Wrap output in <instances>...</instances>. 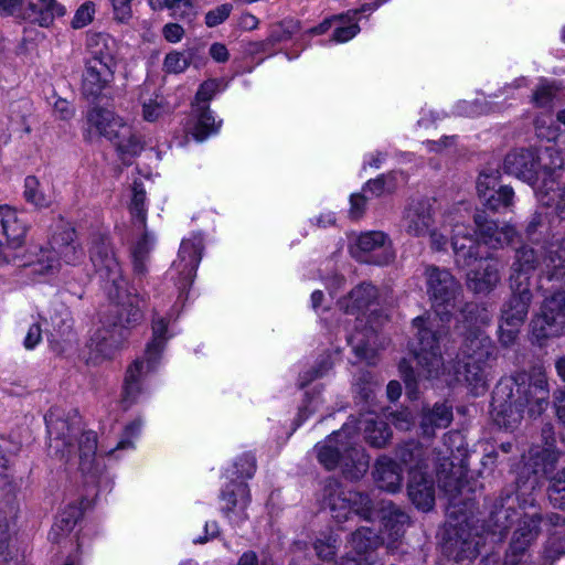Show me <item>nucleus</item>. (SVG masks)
<instances>
[{"label": "nucleus", "mask_w": 565, "mask_h": 565, "mask_svg": "<svg viewBox=\"0 0 565 565\" xmlns=\"http://www.w3.org/2000/svg\"><path fill=\"white\" fill-rule=\"evenodd\" d=\"M237 565H273L271 559L264 557L262 561L258 559L257 554L254 551H247L239 557Z\"/></svg>", "instance_id": "774afa93"}, {"label": "nucleus", "mask_w": 565, "mask_h": 565, "mask_svg": "<svg viewBox=\"0 0 565 565\" xmlns=\"http://www.w3.org/2000/svg\"><path fill=\"white\" fill-rule=\"evenodd\" d=\"M192 53L186 52H171L166 55L163 68L167 73L179 74L184 72L192 61Z\"/></svg>", "instance_id": "37998d69"}, {"label": "nucleus", "mask_w": 565, "mask_h": 565, "mask_svg": "<svg viewBox=\"0 0 565 565\" xmlns=\"http://www.w3.org/2000/svg\"><path fill=\"white\" fill-rule=\"evenodd\" d=\"M24 198H25L26 202L35 205L36 207H46L50 205V198H47L40 190V182L33 175H29L25 178Z\"/></svg>", "instance_id": "79ce46f5"}, {"label": "nucleus", "mask_w": 565, "mask_h": 565, "mask_svg": "<svg viewBox=\"0 0 565 565\" xmlns=\"http://www.w3.org/2000/svg\"><path fill=\"white\" fill-rule=\"evenodd\" d=\"M479 244L468 225L458 223L454 226L451 246L458 267L467 268L480 257Z\"/></svg>", "instance_id": "dca6fc26"}, {"label": "nucleus", "mask_w": 565, "mask_h": 565, "mask_svg": "<svg viewBox=\"0 0 565 565\" xmlns=\"http://www.w3.org/2000/svg\"><path fill=\"white\" fill-rule=\"evenodd\" d=\"M65 8L55 0H46V3H30L26 12L28 19L38 23L42 28H49L53 24L56 17H63Z\"/></svg>", "instance_id": "2f4dec72"}, {"label": "nucleus", "mask_w": 565, "mask_h": 565, "mask_svg": "<svg viewBox=\"0 0 565 565\" xmlns=\"http://www.w3.org/2000/svg\"><path fill=\"white\" fill-rule=\"evenodd\" d=\"M544 225V216L543 214L541 213H534L527 225H526V228H525V233H526V236L529 239H532V241H539V238L536 237V235L539 234L540 232V228L543 227Z\"/></svg>", "instance_id": "e2e57ef3"}, {"label": "nucleus", "mask_w": 565, "mask_h": 565, "mask_svg": "<svg viewBox=\"0 0 565 565\" xmlns=\"http://www.w3.org/2000/svg\"><path fill=\"white\" fill-rule=\"evenodd\" d=\"M51 322L61 335L67 334L72 329V318L66 308H63L60 312H55L54 316L50 317Z\"/></svg>", "instance_id": "4d7b16f0"}, {"label": "nucleus", "mask_w": 565, "mask_h": 565, "mask_svg": "<svg viewBox=\"0 0 565 565\" xmlns=\"http://www.w3.org/2000/svg\"><path fill=\"white\" fill-rule=\"evenodd\" d=\"M233 6L231 3H223L205 14V24L207 28H214L223 23L231 14Z\"/></svg>", "instance_id": "3c124183"}, {"label": "nucleus", "mask_w": 565, "mask_h": 565, "mask_svg": "<svg viewBox=\"0 0 565 565\" xmlns=\"http://www.w3.org/2000/svg\"><path fill=\"white\" fill-rule=\"evenodd\" d=\"M323 499L338 521L348 520L349 514L353 512L363 520L372 522L379 513L380 501L375 502L370 494L364 492H345L341 484L333 479L326 481Z\"/></svg>", "instance_id": "0eeeda50"}, {"label": "nucleus", "mask_w": 565, "mask_h": 565, "mask_svg": "<svg viewBox=\"0 0 565 565\" xmlns=\"http://www.w3.org/2000/svg\"><path fill=\"white\" fill-rule=\"evenodd\" d=\"M10 539L9 522L7 515L0 510V559L7 561L4 552Z\"/></svg>", "instance_id": "680f3d73"}, {"label": "nucleus", "mask_w": 565, "mask_h": 565, "mask_svg": "<svg viewBox=\"0 0 565 565\" xmlns=\"http://www.w3.org/2000/svg\"><path fill=\"white\" fill-rule=\"evenodd\" d=\"M114 19L120 23H128L132 18L131 2L134 0H110Z\"/></svg>", "instance_id": "6e6d98bb"}, {"label": "nucleus", "mask_w": 565, "mask_h": 565, "mask_svg": "<svg viewBox=\"0 0 565 565\" xmlns=\"http://www.w3.org/2000/svg\"><path fill=\"white\" fill-rule=\"evenodd\" d=\"M559 452L555 449L554 445L547 443V447H544L536 455V459L542 462V471L546 477L552 473L558 461Z\"/></svg>", "instance_id": "49530a36"}, {"label": "nucleus", "mask_w": 565, "mask_h": 565, "mask_svg": "<svg viewBox=\"0 0 565 565\" xmlns=\"http://www.w3.org/2000/svg\"><path fill=\"white\" fill-rule=\"evenodd\" d=\"M114 58L110 54L94 51L86 61L82 92L86 97L96 98L114 78Z\"/></svg>", "instance_id": "1a4fd4ad"}, {"label": "nucleus", "mask_w": 565, "mask_h": 565, "mask_svg": "<svg viewBox=\"0 0 565 565\" xmlns=\"http://www.w3.org/2000/svg\"><path fill=\"white\" fill-rule=\"evenodd\" d=\"M153 239L145 232L142 237L136 243L131 250L134 270L137 275H143L147 271L146 263L152 248Z\"/></svg>", "instance_id": "4c0bfd02"}, {"label": "nucleus", "mask_w": 565, "mask_h": 565, "mask_svg": "<svg viewBox=\"0 0 565 565\" xmlns=\"http://www.w3.org/2000/svg\"><path fill=\"white\" fill-rule=\"evenodd\" d=\"M396 457L405 465L409 472L424 470L427 467L428 450L415 440L402 444L396 450Z\"/></svg>", "instance_id": "c85d7f7f"}, {"label": "nucleus", "mask_w": 565, "mask_h": 565, "mask_svg": "<svg viewBox=\"0 0 565 565\" xmlns=\"http://www.w3.org/2000/svg\"><path fill=\"white\" fill-rule=\"evenodd\" d=\"M547 492L554 507L565 509V468L550 478Z\"/></svg>", "instance_id": "58836bf2"}, {"label": "nucleus", "mask_w": 565, "mask_h": 565, "mask_svg": "<svg viewBox=\"0 0 565 565\" xmlns=\"http://www.w3.org/2000/svg\"><path fill=\"white\" fill-rule=\"evenodd\" d=\"M503 169L508 174L514 175L518 179H521L530 184H534L540 175L543 177L544 186L547 190L546 195H548V191H553L554 194L548 200L544 201V204L551 205L555 202V210L558 212V204L562 202V192L565 189V184L557 189L555 192L547 184V177H552L554 171L551 168H542L541 159L536 154L535 151L530 149H520L509 152L503 162ZM559 215V213H557Z\"/></svg>", "instance_id": "6e6552de"}, {"label": "nucleus", "mask_w": 565, "mask_h": 565, "mask_svg": "<svg viewBox=\"0 0 565 565\" xmlns=\"http://www.w3.org/2000/svg\"><path fill=\"white\" fill-rule=\"evenodd\" d=\"M142 117L146 121L153 122L169 113L168 104L162 96L156 95L141 100Z\"/></svg>", "instance_id": "ea45409f"}, {"label": "nucleus", "mask_w": 565, "mask_h": 565, "mask_svg": "<svg viewBox=\"0 0 565 565\" xmlns=\"http://www.w3.org/2000/svg\"><path fill=\"white\" fill-rule=\"evenodd\" d=\"M484 313V310H482ZM461 324L457 326L462 335L460 354L462 360H475L479 362L495 361L497 348L491 339L481 330L480 324L486 323L478 305L466 303L461 309Z\"/></svg>", "instance_id": "423d86ee"}, {"label": "nucleus", "mask_w": 565, "mask_h": 565, "mask_svg": "<svg viewBox=\"0 0 565 565\" xmlns=\"http://www.w3.org/2000/svg\"><path fill=\"white\" fill-rule=\"evenodd\" d=\"M95 13V8L92 2L83 3L75 12V15L72 21V26L74 29H82L92 22L93 15Z\"/></svg>", "instance_id": "864d4df0"}, {"label": "nucleus", "mask_w": 565, "mask_h": 565, "mask_svg": "<svg viewBox=\"0 0 565 565\" xmlns=\"http://www.w3.org/2000/svg\"><path fill=\"white\" fill-rule=\"evenodd\" d=\"M499 171L491 170L490 172H482L477 181V191L480 199L492 192L495 185L499 183Z\"/></svg>", "instance_id": "09e8293b"}, {"label": "nucleus", "mask_w": 565, "mask_h": 565, "mask_svg": "<svg viewBox=\"0 0 565 565\" xmlns=\"http://www.w3.org/2000/svg\"><path fill=\"white\" fill-rule=\"evenodd\" d=\"M541 522L542 518L536 513L523 516L513 532L510 543L529 550L541 533Z\"/></svg>", "instance_id": "7c9ffc66"}, {"label": "nucleus", "mask_w": 565, "mask_h": 565, "mask_svg": "<svg viewBox=\"0 0 565 565\" xmlns=\"http://www.w3.org/2000/svg\"><path fill=\"white\" fill-rule=\"evenodd\" d=\"M111 142H114L117 150L122 154L136 156L143 149L140 139L132 132L130 127L127 136L119 134Z\"/></svg>", "instance_id": "a18cd8bd"}, {"label": "nucleus", "mask_w": 565, "mask_h": 565, "mask_svg": "<svg viewBox=\"0 0 565 565\" xmlns=\"http://www.w3.org/2000/svg\"><path fill=\"white\" fill-rule=\"evenodd\" d=\"M87 121L90 127L96 128L99 135L110 141L116 139L119 134L127 136L129 126L111 110L95 107L87 113Z\"/></svg>", "instance_id": "412c9836"}, {"label": "nucleus", "mask_w": 565, "mask_h": 565, "mask_svg": "<svg viewBox=\"0 0 565 565\" xmlns=\"http://www.w3.org/2000/svg\"><path fill=\"white\" fill-rule=\"evenodd\" d=\"M377 289L371 284H361L351 290L348 298L340 302L345 313L355 315L364 312L375 302Z\"/></svg>", "instance_id": "393cba45"}, {"label": "nucleus", "mask_w": 565, "mask_h": 565, "mask_svg": "<svg viewBox=\"0 0 565 565\" xmlns=\"http://www.w3.org/2000/svg\"><path fill=\"white\" fill-rule=\"evenodd\" d=\"M434 224V210L428 200L413 202L404 211L403 226L412 236H426Z\"/></svg>", "instance_id": "f3484780"}, {"label": "nucleus", "mask_w": 565, "mask_h": 565, "mask_svg": "<svg viewBox=\"0 0 565 565\" xmlns=\"http://www.w3.org/2000/svg\"><path fill=\"white\" fill-rule=\"evenodd\" d=\"M374 480L379 488L388 492H396L402 486V471L396 461L388 457H381L376 460Z\"/></svg>", "instance_id": "b1692460"}, {"label": "nucleus", "mask_w": 565, "mask_h": 565, "mask_svg": "<svg viewBox=\"0 0 565 565\" xmlns=\"http://www.w3.org/2000/svg\"><path fill=\"white\" fill-rule=\"evenodd\" d=\"M90 260L103 280L104 289L113 302L103 326L92 337V348L103 358L110 359L128 337V329L142 320V311L136 295L128 290L121 266L104 235L93 237Z\"/></svg>", "instance_id": "f03ea898"}, {"label": "nucleus", "mask_w": 565, "mask_h": 565, "mask_svg": "<svg viewBox=\"0 0 565 565\" xmlns=\"http://www.w3.org/2000/svg\"><path fill=\"white\" fill-rule=\"evenodd\" d=\"M145 364L147 365L146 360H136L126 372L122 392L125 407H129L135 403L141 392L140 381L145 373Z\"/></svg>", "instance_id": "473e14b6"}, {"label": "nucleus", "mask_w": 565, "mask_h": 565, "mask_svg": "<svg viewBox=\"0 0 565 565\" xmlns=\"http://www.w3.org/2000/svg\"><path fill=\"white\" fill-rule=\"evenodd\" d=\"M78 439V449L81 457V469L89 471L97 450V435L93 430H81Z\"/></svg>", "instance_id": "f704fd0d"}, {"label": "nucleus", "mask_w": 565, "mask_h": 565, "mask_svg": "<svg viewBox=\"0 0 565 565\" xmlns=\"http://www.w3.org/2000/svg\"><path fill=\"white\" fill-rule=\"evenodd\" d=\"M452 420L451 407L437 403L422 415L420 429L426 437H433L435 429L446 428Z\"/></svg>", "instance_id": "c756f323"}, {"label": "nucleus", "mask_w": 565, "mask_h": 565, "mask_svg": "<svg viewBox=\"0 0 565 565\" xmlns=\"http://www.w3.org/2000/svg\"><path fill=\"white\" fill-rule=\"evenodd\" d=\"M540 263L541 257L534 248L526 245L521 246L515 250L509 281L513 284L525 281L531 287V275Z\"/></svg>", "instance_id": "4be33fe9"}, {"label": "nucleus", "mask_w": 565, "mask_h": 565, "mask_svg": "<svg viewBox=\"0 0 565 565\" xmlns=\"http://www.w3.org/2000/svg\"><path fill=\"white\" fill-rule=\"evenodd\" d=\"M202 242L198 241H183L179 249V258L174 262L178 269L186 275L188 279L195 277L196 268L202 258Z\"/></svg>", "instance_id": "bb28decb"}, {"label": "nucleus", "mask_w": 565, "mask_h": 565, "mask_svg": "<svg viewBox=\"0 0 565 565\" xmlns=\"http://www.w3.org/2000/svg\"><path fill=\"white\" fill-rule=\"evenodd\" d=\"M511 296L501 308V322L507 327L519 328L526 320L533 299L531 287L524 282H510Z\"/></svg>", "instance_id": "f8f14e48"}, {"label": "nucleus", "mask_w": 565, "mask_h": 565, "mask_svg": "<svg viewBox=\"0 0 565 565\" xmlns=\"http://www.w3.org/2000/svg\"><path fill=\"white\" fill-rule=\"evenodd\" d=\"M554 406L557 419L565 428V388L554 392Z\"/></svg>", "instance_id": "338daca9"}, {"label": "nucleus", "mask_w": 565, "mask_h": 565, "mask_svg": "<svg viewBox=\"0 0 565 565\" xmlns=\"http://www.w3.org/2000/svg\"><path fill=\"white\" fill-rule=\"evenodd\" d=\"M83 255V250L76 243L55 249L41 248L35 260L22 264L21 266L29 267L31 274L46 276L54 274L58 269L60 262L56 258L57 256L67 265H76L82 260Z\"/></svg>", "instance_id": "9b49d317"}, {"label": "nucleus", "mask_w": 565, "mask_h": 565, "mask_svg": "<svg viewBox=\"0 0 565 565\" xmlns=\"http://www.w3.org/2000/svg\"><path fill=\"white\" fill-rule=\"evenodd\" d=\"M168 322L164 318L159 317L152 321V340L145 350V360L147 363V372L152 371L161 358L168 340Z\"/></svg>", "instance_id": "a878e982"}, {"label": "nucleus", "mask_w": 565, "mask_h": 565, "mask_svg": "<svg viewBox=\"0 0 565 565\" xmlns=\"http://www.w3.org/2000/svg\"><path fill=\"white\" fill-rule=\"evenodd\" d=\"M358 13V11H354L353 12V17H355ZM354 18H351L349 15V19H344L343 22H349L350 24L348 25H341V26H338L334 32H333V35H332V40L334 42H338V43H343V42H347L349 40H351L352 38H354L359 31H360V28L356 23H351V21L353 20Z\"/></svg>", "instance_id": "603ef678"}, {"label": "nucleus", "mask_w": 565, "mask_h": 565, "mask_svg": "<svg viewBox=\"0 0 565 565\" xmlns=\"http://www.w3.org/2000/svg\"><path fill=\"white\" fill-rule=\"evenodd\" d=\"M222 513L231 521L239 524L247 520L246 510L250 503V491L244 481H231L221 492Z\"/></svg>", "instance_id": "4468645a"}, {"label": "nucleus", "mask_w": 565, "mask_h": 565, "mask_svg": "<svg viewBox=\"0 0 565 565\" xmlns=\"http://www.w3.org/2000/svg\"><path fill=\"white\" fill-rule=\"evenodd\" d=\"M0 225L7 241L13 247H21L23 245L28 227L25 221L15 209L9 205L0 206Z\"/></svg>", "instance_id": "5701e85b"}, {"label": "nucleus", "mask_w": 565, "mask_h": 565, "mask_svg": "<svg viewBox=\"0 0 565 565\" xmlns=\"http://www.w3.org/2000/svg\"><path fill=\"white\" fill-rule=\"evenodd\" d=\"M316 451L319 462L326 469L332 470L340 466L343 476L352 481L360 480L370 467L365 450L353 443L344 427L318 444Z\"/></svg>", "instance_id": "39448f33"}, {"label": "nucleus", "mask_w": 565, "mask_h": 565, "mask_svg": "<svg viewBox=\"0 0 565 565\" xmlns=\"http://www.w3.org/2000/svg\"><path fill=\"white\" fill-rule=\"evenodd\" d=\"M430 238V247L436 252L445 250L448 244V238L434 226L427 233Z\"/></svg>", "instance_id": "69168bd1"}, {"label": "nucleus", "mask_w": 565, "mask_h": 565, "mask_svg": "<svg viewBox=\"0 0 565 565\" xmlns=\"http://www.w3.org/2000/svg\"><path fill=\"white\" fill-rule=\"evenodd\" d=\"M82 512L77 507H68L62 514L60 527L62 531H71L81 518Z\"/></svg>", "instance_id": "bf43d9fd"}, {"label": "nucleus", "mask_w": 565, "mask_h": 565, "mask_svg": "<svg viewBox=\"0 0 565 565\" xmlns=\"http://www.w3.org/2000/svg\"><path fill=\"white\" fill-rule=\"evenodd\" d=\"M351 253L359 260L374 265H387L394 258L391 241L382 231L361 233Z\"/></svg>", "instance_id": "9d476101"}, {"label": "nucleus", "mask_w": 565, "mask_h": 565, "mask_svg": "<svg viewBox=\"0 0 565 565\" xmlns=\"http://www.w3.org/2000/svg\"><path fill=\"white\" fill-rule=\"evenodd\" d=\"M558 204L561 220H565V189ZM544 274L548 280H565V238L553 246L544 258ZM533 334L537 339L558 337L565 332V291L547 296L541 306L540 316L533 320Z\"/></svg>", "instance_id": "20e7f679"}, {"label": "nucleus", "mask_w": 565, "mask_h": 565, "mask_svg": "<svg viewBox=\"0 0 565 565\" xmlns=\"http://www.w3.org/2000/svg\"><path fill=\"white\" fill-rule=\"evenodd\" d=\"M558 88L554 84L544 83L533 94V102L537 107L551 106Z\"/></svg>", "instance_id": "8fccbe9b"}, {"label": "nucleus", "mask_w": 565, "mask_h": 565, "mask_svg": "<svg viewBox=\"0 0 565 565\" xmlns=\"http://www.w3.org/2000/svg\"><path fill=\"white\" fill-rule=\"evenodd\" d=\"M500 281V264L493 258L468 271L466 277L467 288L477 295L490 294Z\"/></svg>", "instance_id": "a211bd4d"}, {"label": "nucleus", "mask_w": 565, "mask_h": 565, "mask_svg": "<svg viewBox=\"0 0 565 565\" xmlns=\"http://www.w3.org/2000/svg\"><path fill=\"white\" fill-rule=\"evenodd\" d=\"M548 405L547 382L531 381L526 372H516L501 379L492 393V415L495 423L507 429L514 428L527 407L531 416L541 415Z\"/></svg>", "instance_id": "7ed1b4c3"}, {"label": "nucleus", "mask_w": 565, "mask_h": 565, "mask_svg": "<svg viewBox=\"0 0 565 565\" xmlns=\"http://www.w3.org/2000/svg\"><path fill=\"white\" fill-rule=\"evenodd\" d=\"M407 494L413 504L423 511H429L435 504V482L424 470L409 472Z\"/></svg>", "instance_id": "6ab92c4d"}, {"label": "nucleus", "mask_w": 565, "mask_h": 565, "mask_svg": "<svg viewBox=\"0 0 565 565\" xmlns=\"http://www.w3.org/2000/svg\"><path fill=\"white\" fill-rule=\"evenodd\" d=\"M527 551L529 550L520 545L510 543L504 556V565H526L529 557Z\"/></svg>", "instance_id": "5fc2aeb1"}, {"label": "nucleus", "mask_w": 565, "mask_h": 565, "mask_svg": "<svg viewBox=\"0 0 565 565\" xmlns=\"http://www.w3.org/2000/svg\"><path fill=\"white\" fill-rule=\"evenodd\" d=\"M513 199L514 191L508 185H502L498 190H493L482 198L483 205L492 212H499L502 209L511 206L513 204Z\"/></svg>", "instance_id": "e433bc0d"}, {"label": "nucleus", "mask_w": 565, "mask_h": 565, "mask_svg": "<svg viewBox=\"0 0 565 565\" xmlns=\"http://www.w3.org/2000/svg\"><path fill=\"white\" fill-rule=\"evenodd\" d=\"M146 192L140 183H135L132 188V199L129 205L131 216L137 220L141 226L146 225L147 211L145 207Z\"/></svg>", "instance_id": "c03bdc74"}, {"label": "nucleus", "mask_w": 565, "mask_h": 565, "mask_svg": "<svg viewBox=\"0 0 565 565\" xmlns=\"http://www.w3.org/2000/svg\"><path fill=\"white\" fill-rule=\"evenodd\" d=\"M315 551L322 561L331 559L337 553L335 540L329 537L327 541L317 540L315 542Z\"/></svg>", "instance_id": "13d9d810"}, {"label": "nucleus", "mask_w": 565, "mask_h": 565, "mask_svg": "<svg viewBox=\"0 0 565 565\" xmlns=\"http://www.w3.org/2000/svg\"><path fill=\"white\" fill-rule=\"evenodd\" d=\"M235 466L238 477L252 478L256 469L255 458L252 455H244L239 458Z\"/></svg>", "instance_id": "052dcab7"}, {"label": "nucleus", "mask_w": 565, "mask_h": 565, "mask_svg": "<svg viewBox=\"0 0 565 565\" xmlns=\"http://www.w3.org/2000/svg\"><path fill=\"white\" fill-rule=\"evenodd\" d=\"M217 86L218 85L214 79L204 82L196 92V100L202 103L211 100L217 89Z\"/></svg>", "instance_id": "0e129e2a"}, {"label": "nucleus", "mask_w": 565, "mask_h": 565, "mask_svg": "<svg viewBox=\"0 0 565 565\" xmlns=\"http://www.w3.org/2000/svg\"><path fill=\"white\" fill-rule=\"evenodd\" d=\"M198 119L194 125L192 135L195 140L203 141L210 135L215 134L218 130L220 125L215 122L209 106L203 105L198 107Z\"/></svg>", "instance_id": "c9c22d12"}, {"label": "nucleus", "mask_w": 565, "mask_h": 565, "mask_svg": "<svg viewBox=\"0 0 565 565\" xmlns=\"http://www.w3.org/2000/svg\"><path fill=\"white\" fill-rule=\"evenodd\" d=\"M391 535L399 536L408 524V515L392 501L381 500L377 516Z\"/></svg>", "instance_id": "cd10ccee"}, {"label": "nucleus", "mask_w": 565, "mask_h": 565, "mask_svg": "<svg viewBox=\"0 0 565 565\" xmlns=\"http://www.w3.org/2000/svg\"><path fill=\"white\" fill-rule=\"evenodd\" d=\"M493 362L463 360L462 366L457 370L458 379L462 380L475 395H480L488 387Z\"/></svg>", "instance_id": "aec40b11"}, {"label": "nucleus", "mask_w": 565, "mask_h": 565, "mask_svg": "<svg viewBox=\"0 0 565 565\" xmlns=\"http://www.w3.org/2000/svg\"><path fill=\"white\" fill-rule=\"evenodd\" d=\"M425 278L435 315L420 316L413 320L417 341V345L413 348L418 367L417 376L406 360H402L398 365L405 382L406 394L411 399L418 397V379L436 377L443 369L444 360L439 341L446 331L439 322L449 320L462 294L460 282L448 269L429 265L425 269Z\"/></svg>", "instance_id": "f257e3e1"}, {"label": "nucleus", "mask_w": 565, "mask_h": 565, "mask_svg": "<svg viewBox=\"0 0 565 565\" xmlns=\"http://www.w3.org/2000/svg\"><path fill=\"white\" fill-rule=\"evenodd\" d=\"M381 543L377 531L369 526H361L349 539V544L358 554L362 555L375 550Z\"/></svg>", "instance_id": "72a5a7b5"}, {"label": "nucleus", "mask_w": 565, "mask_h": 565, "mask_svg": "<svg viewBox=\"0 0 565 565\" xmlns=\"http://www.w3.org/2000/svg\"><path fill=\"white\" fill-rule=\"evenodd\" d=\"M47 431L55 440H61L66 447H73L82 430V418L77 411L66 417L58 408H52L45 415Z\"/></svg>", "instance_id": "2eb2a0df"}, {"label": "nucleus", "mask_w": 565, "mask_h": 565, "mask_svg": "<svg viewBox=\"0 0 565 565\" xmlns=\"http://www.w3.org/2000/svg\"><path fill=\"white\" fill-rule=\"evenodd\" d=\"M75 230L67 224H63L58 231L52 235L49 249L72 245L75 243Z\"/></svg>", "instance_id": "de8ad7c7"}, {"label": "nucleus", "mask_w": 565, "mask_h": 565, "mask_svg": "<svg viewBox=\"0 0 565 565\" xmlns=\"http://www.w3.org/2000/svg\"><path fill=\"white\" fill-rule=\"evenodd\" d=\"M563 556H565V536L554 533L544 544L543 558L545 563L553 565Z\"/></svg>", "instance_id": "a19ab883"}, {"label": "nucleus", "mask_w": 565, "mask_h": 565, "mask_svg": "<svg viewBox=\"0 0 565 565\" xmlns=\"http://www.w3.org/2000/svg\"><path fill=\"white\" fill-rule=\"evenodd\" d=\"M473 222L479 243L489 248H502L511 244L516 236V231L512 225L502 224L500 226L495 221L490 220L484 211H476Z\"/></svg>", "instance_id": "ddd939ff"}]
</instances>
